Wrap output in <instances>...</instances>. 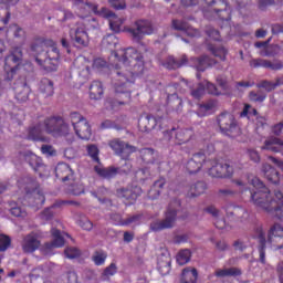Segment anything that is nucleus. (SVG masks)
Here are the masks:
<instances>
[{"mask_svg": "<svg viewBox=\"0 0 283 283\" xmlns=\"http://www.w3.org/2000/svg\"><path fill=\"white\" fill-rule=\"evenodd\" d=\"M177 213L176 210H168L164 220L153 221L150 229L153 231H163L165 229H171L176 224Z\"/></svg>", "mask_w": 283, "mask_h": 283, "instance_id": "13", "label": "nucleus"}, {"mask_svg": "<svg viewBox=\"0 0 283 283\" xmlns=\"http://www.w3.org/2000/svg\"><path fill=\"white\" fill-rule=\"evenodd\" d=\"M261 149L280 154L283 151V142L280 138L271 137L264 142V146Z\"/></svg>", "mask_w": 283, "mask_h": 283, "instance_id": "27", "label": "nucleus"}, {"mask_svg": "<svg viewBox=\"0 0 283 283\" xmlns=\"http://www.w3.org/2000/svg\"><path fill=\"white\" fill-rule=\"evenodd\" d=\"M206 211L213 218L214 227L217 229H227V221L218 208L214 206H209Z\"/></svg>", "mask_w": 283, "mask_h": 283, "instance_id": "22", "label": "nucleus"}, {"mask_svg": "<svg viewBox=\"0 0 283 283\" xmlns=\"http://www.w3.org/2000/svg\"><path fill=\"white\" fill-rule=\"evenodd\" d=\"M193 66L198 72H205L208 67H211L212 65H216V61L209 59V56L203 55L199 59H192Z\"/></svg>", "mask_w": 283, "mask_h": 283, "instance_id": "30", "label": "nucleus"}, {"mask_svg": "<svg viewBox=\"0 0 283 283\" xmlns=\"http://www.w3.org/2000/svg\"><path fill=\"white\" fill-rule=\"evenodd\" d=\"M67 193L71 196H83L85 193V186L81 181L71 184L67 188Z\"/></svg>", "mask_w": 283, "mask_h": 283, "instance_id": "44", "label": "nucleus"}, {"mask_svg": "<svg viewBox=\"0 0 283 283\" xmlns=\"http://www.w3.org/2000/svg\"><path fill=\"white\" fill-rule=\"evenodd\" d=\"M212 54L214 56H218L221 61H224V59H227V49L226 48L212 49Z\"/></svg>", "mask_w": 283, "mask_h": 283, "instance_id": "55", "label": "nucleus"}, {"mask_svg": "<svg viewBox=\"0 0 283 283\" xmlns=\"http://www.w3.org/2000/svg\"><path fill=\"white\" fill-rule=\"evenodd\" d=\"M166 182L167 181L165 180V178H160L154 182L153 188L148 192V197L150 198V200H156V198L160 196V191H163Z\"/></svg>", "mask_w": 283, "mask_h": 283, "instance_id": "40", "label": "nucleus"}, {"mask_svg": "<svg viewBox=\"0 0 283 283\" xmlns=\"http://www.w3.org/2000/svg\"><path fill=\"white\" fill-rule=\"evenodd\" d=\"M88 94L92 101H101V98H103V94H105L103 82L93 81L88 87Z\"/></svg>", "mask_w": 283, "mask_h": 283, "instance_id": "25", "label": "nucleus"}, {"mask_svg": "<svg viewBox=\"0 0 283 283\" xmlns=\"http://www.w3.org/2000/svg\"><path fill=\"white\" fill-rule=\"evenodd\" d=\"M254 48H263V50L260 51L261 56H275V54L280 52L279 45L269 46V42H256Z\"/></svg>", "mask_w": 283, "mask_h": 283, "instance_id": "32", "label": "nucleus"}, {"mask_svg": "<svg viewBox=\"0 0 283 283\" xmlns=\"http://www.w3.org/2000/svg\"><path fill=\"white\" fill-rule=\"evenodd\" d=\"M111 149L117 154V156H120L124 160H127L129 158V154H134L136 151V147L125 144V142L120 139H113L108 143Z\"/></svg>", "mask_w": 283, "mask_h": 283, "instance_id": "11", "label": "nucleus"}, {"mask_svg": "<svg viewBox=\"0 0 283 283\" xmlns=\"http://www.w3.org/2000/svg\"><path fill=\"white\" fill-rule=\"evenodd\" d=\"M107 260V252L99 250L95 251L92 255V262H94L95 266H103Z\"/></svg>", "mask_w": 283, "mask_h": 283, "instance_id": "45", "label": "nucleus"}, {"mask_svg": "<svg viewBox=\"0 0 283 283\" xmlns=\"http://www.w3.org/2000/svg\"><path fill=\"white\" fill-rule=\"evenodd\" d=\"M31 50L36 55L35 62L38 65L43 67V70H46V72H54V70L59 67V59H61V54L53 41L33 44Z\"/></svg>", "mask_w": 283, "mask_h": 283, "instance_id": "4", "label": "nucleus"}, {"mask_svg": "<svg viewBox=\"0 0 283 283\" xmlns=\"http://www.w3.org/2000/svg\"><path fill=\"white\" fill-rule=\"evenodd\" d=\"M250 185L253 187L250 190V198L252 205L271 216L272 218H277V220L283 221V193L277 190L271 192L264 182L258 177H252L249 180Z\"/></svg>", "mask_w": 283, "mask_h": 283, "instance_id": "2", "label": "nucleus"}, {"mask_svg": "<svg viewBox=\"0 0 283 283\" xmlns=\"http://www.w3.org/2000/svg\"><path fill=\"white\" fill-rule=\"evenodd\" d=\"M143 217L140 214H135L133 217L127 218L123 224H140V219Z\"/></svg>", "mask_w": 283, "mask_h": 283, "instance_id": "59", "label": "nucleus"}, {"mask_svg": "<svg viewBox=\"0 0 283 283\" xmlns=\"http://www.w3.org/2000/svg\"><path fill=\"white\" fill-rule=\"evenodd\" d=\"M251 67H268L270 70H282V62H271L266 60H252L250 62Z\"/></svg>", "mask_w": 283, "mask_h": 283, "instance_id": "31", "label": "nucleus"}, {"mask_svg": "<svg viewBox=\"0 0 283 283\" xmlns=\"http://www.w3.org/2000/svg\"><path fill=\"white\" fill-rule=\"evenodd\" d=\"M157 269L161 275H169L171 271V256L169 254H161L157 261Z\"/></svg>", "mask_w": 283, "mask_h": 283, "instance_id": "28", "label": "nucleus"}, {"mask_svg": "<svg viewBox=\"0 0 283 283\" xmlns=\"http://www.w3.org/2000/svg\"><path fill=\"white\" fill-rule=\"evenodd\" d=\"M9 32L13 34V38L17 39L21 45L25 43V30H23V28L13 24L10 27Z\"/></svg>", "mask_w": 283, "mask_h": 283, "instance_id": "42", "label": "nucleus"}, {"mask_svg": "<svg viewBox=\"0 0 283 283\" xmlns=\"http://www.w3.org/2000/svg\"><path fill=\"white\" fill-rule=\"evenodd\" d=\"M108 3L114 10H125L127 8V2L125 0H108Z\"/></svg>", "mask_w": 283, "mask_h": 283, "instance_id": "52", "label": "nucleus"}, {"mask_svg": "<svg viewBox=\"0 0 283 283\" xmlns=\"http://www.w3.org/2000/svg\"><path fill=\"white\" fill-rule=\"evenodd\" d=\"M241 272L240 270L235 268H230V269H223V270H217L216 275L217 277H229L231 275H240Z\"/></svg>", "mask_w": 283, "mask_h": 283, "instance_id": "48", "label": "nucleus"}, {"mask_svg": "<svg viewBox=\"0 0 283 283\" xmlns=\"http://www.w3.org/2000/svg\"><path fill=\"white\" fill-rule=\"evenodd\" d=\"M73 39L77 48H87V45H90V35H87V31L83 28H77L75 30Z\"/></svg>", "mask_w": 283, "mask_h": 283, "instance_id": "29", "label": "nucleus"}, {"mask_svg": "<svg viewBox=\"0 0 283 283\" xmlns=\"http://www.w3.org/2000/svg\"><path fill=\"white\" fill-rule=\"evenodd\" d=\"M262 172L269 182H272V185H280L282 177H280V172H277L271 165L263 164Z\"/></svg>", "mask_w": 283, "mask_h": 283, "instance_id": "24", "label": "nucleus"}, {"mask_svg": "<svg viewBox=\"0 0 283 283\" xmlns=\"http://www.w3.org/2000/svg\"><path fill=\"white\" fill-rule=\"evenodd\" d=\"M266 244L272 251L283 249V227L281 224L276 223L270 228Z\"/></svg>", "mask_w": 283, "mask_h": 283, "instance_id": "9", "label": "nucleus"}, {"mask_svg": "<svg viewBox=\"0 0 283 283\" xmlns=\"http://www.w3.org/2000/svg\"><path fill=\"white\" fill-rule=\"evenodd\" d=\"M218 125L222 134L230 136V138H238L240 136V127L235 123V117L231 113H223L218 117Z\"/></svg>", "mask_w": 283, "mask_h": 283, "instance_id": "7", "label": "nucleus"}, {"mask_svg": "<svg viewBox=\"0 0 283 283\" xmlns=\"http://www.w3.org/2000/svg\"><path fill=\"white\" fill-rule=\"evenodd\" d=\"M17 101L25 103L30 97V86L25 82H17L13 86Z\"/></svg>", "mask_w": 283, "mask_h": 283, "instance_id": "21", "label": "nucleus"}, {"mask_svg": "<svg viewBox=\"0 0 283 283\" xmlns=\"http://www.w3.org/2000/svg\"><path fill=\"white\" fill-rule=\"evenodd\" d=\"M53 217H54V207L48 208L41 213L42 220H52Z\"/></svg>", "mask_w": 283, "mask_h": 283, "instance_id": "58", "label": "nucleus"}, {"mask_svg": "<svg viewBox=\"0 0 283 283\" xmlns=\"http://www.w3.org/2000/svg\"><path fill=\"white\" fill-rule=\"evenodd\" d=\"M163 65L167 70H178V67L187 65V56H182L181 61L174 59V56H168L167 60L163 63Z\"/></svg>", "mask_w": 283, "mask_h": 283, "instance_id": "37", "label": "nucleus"}, {"mask_svg": "<svg viewBox=\"0 0 283 283\" xmlns=\"http://www.w3.org/2000/svg\"><path fill=\"white\" fill-rule=\"evenodd\" d=\"M205 160H207L205 154H195L192 158L186 163V171H188L189 174H198V171L202 169Z\"/></svg>", "mask_w": 283, "mask_h": 283, "instance_id": "15", "label": "nucleus"}, {"mask_svg": "<svg viewBox=\"0 0 283 283\" xmlns=\"http://www.w3.org/2000/svg\"><path fill=\"white\" fill-rule=\"evenodd\" d=\"M205 191H207V184L199 181L189 187L188 196L190 198H197V196H202Z\"/></svg>", "mask_w": 283, "mask_h": 283, "instance_id": "39", "label": "nucleus"}, {"mask_svg": "<svg viewBox=\"0 0 283 283\" xmlns=\"http://www.w3.org/2000/svg\"><path fill=\"white\" fill-rule=\"evenodd\" d=\"M158 123L159 119H156V117L151 115H145L139 118V127L144 126L145 132H150V129H154Z\"/></svg>", "mask_w": 283, "mask_h": 283, "instance_id": "36", "label": "nucleus"}, {"mask_svg": "<svg viewBox=\"0 0 283 283\" xmlns=\"http://www.w3.org/2000/svg\"><path fill=\"white\" fill-rule=\"evenodd\" d=\"M76 6H80V17L84 19V17H88L91 12L94 14H98V17H103L101 10H98V4H93L91 2L82 3L81 0H75Z\"/></svg>", "mask_w": 283, "mask_h": 283, "instance_id": "23", "label": "nucleus"}, {"mask_svg": "<svg viewBox=\"0 0 283 283\" xmlns=\"http://www.w3.org/2000/svg\"><path fill=\"white\" fill-rule=\"evenodd\" d=\"M193 136V130L189 128H179L176 132V142L177 145H185L189 143Z\"/></svg>", "mask_w": 283, "mask_h": 283, "instance_id": "33", "label": "nucleus"}, {"mask_svg": "<svg viewBox=\"0 0 283 283\" xmlns=\"http://www.w3.org/2000/svg\"><path fill=\"white\" fill-rule=\"evenodd\" d=\"M55 176L62 182H67V180H72L74 178V170L70 167V165L65 163H61L55 168Z\"/></svg>", "mask_w": 283, "mask_h": 283, "instance_id": "19", "label": "nucleus"}, {"mask_svg": "<svg viewBox=\"0 0 283 283\" xmlns=\"http://www.w3.org/2000/svg\"><path fill=\"white\" fill-rule=\"evenodd\" d=\"M75 65L76 67H81V63H84V67L86 70V74H90V61H86L85 56H78L76 60H75Z\"/></svg>", "mask_w": 283, "mask_h": 283, "instance_id": "56", "label": "nucleus"}, {"mask_svg": "<svg viewBox=\"0 0 283 283\" xmlns=\"http://www.w3.org/2000/svg\"><path fill=\"white\" fill-rule=\"evenodd\" d=\"M70 132V126L63 120L62 117L53 116L35 124L29 128V140H35L38 143H48L50 138L45 134L51 136H66Z\"/></svg>", "mask_w": 283, "mask_h": 283, "instance_id": "3", "label": "nucleus"}, {"mask_svg": "<svg viewBox=\"0 0 283 283\" xmlns=\"http://www.w3.org/2000/svg\"><path fill=\"white\" fill-rule=\"evenodd\" d=\"M11 244L10 237L6 234H0V251H8Z\"/></svg>", "mask_w": 283, "mask_h": 283, "instance_id": "54", "label": "nucleus"}, {"mask_svg": "<svg viewBox=\"0 0 283 283\" xmlns=\"http://www.w3.org/2000/svg\"><path fill=\"white\" fill-rule=\"evenodd\" d=\"M41 151L45 156H56V150H54V147H52L51 145H43L41 147Z\"/></svg>", "mask_w": 283, "mask_h": 283, "instance_id": "57", "label": "nucleus"}, {"mask_svg": "<svg viewBox=\"0 0 283 283\" xmlns=\"http://www.w3.org/2000/svg\"><path fill=\"white\" fill-rule=\"evenodd\" d=\"M65 283H78V277L76 276V274L74 272H69L65 276H64Z\"/></svg>", "mask_w": 283, "mask_h": 283, "instance_id": "64", "label": "nucleus"}, {"mask_svg": "<svg viewBox=\"0 0 283 283\" xmlns=\"http://www.w3.org/2000/svg\"><path fill=\"white\" fill-rule=\"evenodd\" d=\"M196 282H198V271L193 268L185 269L181 274V283H196Z\"/></svg>", "mask_w": 283, "mask_h": 283, "instance_id": "38", "label": "nucleus"}, {"mask_svg": "<svg viewBox=\"0 0 283 283\" xmlns=\"http://www.w3.org/2000/svg\"><path fill=\"white\" fill-rule=\"evenodd\" d=\"M27 163H29L30 167L34 169V171H39L41 167H43V161L41 160V157L36 156L35 154H29L25 156Z\"/></svg>", "mask_w": 283, "mask_h": 283, "instance_id": "43", "label": "nucleus"}, {"mask_svg": "<svg viewBox=\"0 0 283 283\" xmlns=\"http://www.w3.org/2000/svg\"><path fill=\"white\" fill-rule=\"evenodd\" d=\"M51 233L53 241L46 244L49 249H61V247L65 245V238H70L67 233L61 232L54 228L51 230Z\"/></svg>", "mask_w": 283, "mask_h": 283, "instance_id": "20", "label": "nucleus"}, {"mask_svg": "<svg viewBox=\"0 0 283 283\" xmlns=\"http://www.w3.org/2000/svg\"><path fill=\"white\" fill-rule=\"evenodd\" d=\"M211 165L208 174L212 178H229L230 176H233V166L229 164H220L218 161H212Z\"/></svg>", "mask_w": 283, "mask_h": 283, "instance_id": "10", "label": "nucleus"}, {"mask_svg": "<svg viewBox=\"0 0 283 283\" xmlns=\"http://www.w3.org/2000/svg\"><path fill=\"white\" fill-rule=\"evenodd\" d=\"M94 170L96 171L97 175L101 176V178H115L117 174L120 172L118 168L109 167V168H104L101 165H97L94 167Z\"/></svg>", "mask_w": 283, "mask_h": 283, "instance_id": "34", "label": "nucleus"}, {"mask_svg": "<svg viewBox=\"0 0 283 283\" xmlns=\"http://www.w3.org/2000/svg\"><path fill=\"white\" fill-rule=\"evenodd\" d=\"M64 255L69 260H75V258H80L81 256V250H78L76 248H66L65 251H64Z\"/></svg>", "mask_w": 283, "mask_h": 283, "instance_id": "51", "label": "nucleus"}, {"mask_svg": "<svg viewBox=\"0 0 283 283\" xmlns=\"http://www.w3.org/2000/svg\"><path fill=\"white\" fill-rule=\"evenodd\" d=\"M227 217L232 218L237 222H247L249 220V211L240 206H233L226 210Z\"/></svg>", "mask_w": 283, "mask_h": 283, "instance_id": "16", "label": "nucleus"}, {"mask_svg": "<svg viewBox=\"0 0 283 283\" xmlns=\"http://www.w3.org/2000/svg\"><path fill=\"white\" fill-rule=\"evenodd\" d=\"M191 260V251L189 250H181L177 254V263L180 266H184V264H187Z\"/></svg>", "mask_w": 283, "mask_h": 283, "instance_id": "47", "label": "nucleus"}, {"mask_svg": "<svg viewBox=\"0 0 283 283\" xmlns=\"http://www.w3.org/2000/svg\"><path fill=\"white\" fill-rule=\"evenodd\" d=\"M102 45L108 50H114V48L118 45V38H116L114 34H108L103 39Z\"/></svg>", "mask_w": 283, "mask_h": 283, "instance_id": "46", "label": "nucleus"}, {"mask_svg": "<svg viewBox=\"0 0 283 283\" xmlns=\"http://www.w3.org/2000/svg\"><path fill=\"white\" fill-rule=\"evenodd\" d=\"M39 247H41L39 234L31 232L24 237L22 241V251H24V253H34Z\"/></svg>", "mask_w": 283, "mask_h": 283, "instance_id": "14", "label": "nucleus"}, {"mask_svg": "<svg viewBox=\"0 0 283 283\" xmlns=\"http://www.w3.org/2000/svg\"><path fill=\"white\" fill-rule=\"evenodd\" d=\"M218 109L217 101H208L205 104L199 105L198 116H209V114H213Z\"/></svg>", "mask_w": 283, "mask_h": 283, "instance_id": "35", "label": "nucleus"}, {"mask_svg": "<svg viewBox=\"0 0 283 283\" xmlns=\"http://www.w3.org/2000/svg\"><path fill=\"white\" fill-rule=\"evenodd\" d=\"M118 198H123L126 205H134L140 196V188L135 187L133 189H119L117 190Z\"/></svg>", "mask_w": 283, "mask_h": 283, "instance_id": "18", "label": "nucleus"}, {"mask_svg": "<svg viewBox=\"0 0 283 283\" xmlns=\"http://www.w3.org/2000/svg\"><path fill=\"white\" fill-rule=\"evenodd\" d=\"M126 32L129 34L132 41L135 43H140L145 36H150V34H154V32H156V28L151 21L139 19L136 20L132 27L127 28Z\"/></svg>", "mask_w": 283, "mask_h": 283, "instance_id": "5", "label": "nucleus"}, {"mask_svg": "<svg viewBox=\"0 0 283 283\" xmlns=\"http://www.w3.org/2000/svg\"><path fill=\"white\" fill-rule=\"evenodd\" d=\"M40 92L43 96H52L54 94V83L49 78H43L40 82Z\"/></svg>", "mask_w": 283, "mask_h": 283, "instance_id": "41", "label": "nucleus"}, {"mask_svg": "<svg viewBox=\"0 0 283 283\" xmlns=\"http://www.w3.org/2000/svg\"><path fill=\"white\" fill-rule=\"evenodd\" d=\"M101 14L104 19H108L109 28L113 32H123V23H125V19L118 18L114 11L105 7L101 9Z\"/></svg>", "mask_w": 283, "mask_h": 283, "instance_id": "12", "label": "nucleus"}, {"mask_svg": "<svg viewBox=\"0 0 283 283\" xmlns=\"http://www.w3.org/2000/svg\"><path fill=\"white\" fill-rule=\"evenodd\" d=\"M87 153H88V156H91V158L95 163H99L101 161V159L98 158V147H96V145H88L87 146Z\"/></svg>", "mask_w": 283, "mask_h": 283, "instance_id": "53", "label": "nucleus"}, {"mask_svg": "<svg viewBox=\"0 0 283 283\" xmlns=\"http://www.w3.org/2000/svg\"><path fill=\"white\" fill-rule=\"evenodd\" d=\"M172 28L174 30H179L181 32H185L188 36H200V31H198L192 27H189L187 22L172 20Z\"/></svg>", "mask_w": 283, "mask_h": 283, "instance_id": "26", "label": "nucleus"}, {"mask_svg": "<svg viewBox=\"0 0 283 283\" xmlns=\"http://www.w3.org/2000/svg\"><path fill=\"white\" fill-rule=\"evenodd\" d=\"M94 70H101L102 67H107V62L101 57L95 59L93 62Z\"/></svg>", "mask_w": 283, "mask_h": 283, "instance_id": "63", "label": "nucleus"}, {"mask_svg": "<svg viewBox=\"0 0 283 283\" xmlns=\"http://www.w3.org/2000/svg\"><path fill=\"white\" fill-rule=\"evenodd\" d=\"M113 64L112 78L113 86L117 94H124L129 101L132 93L125 90L129 83H134V80L139 74L145 72V60L143 53L134 48L122 49L112 53Z\"/></svg>", "mask_w": 283, "mask_h": 283, "instance_id": "1", "label": "nucleus"}, {"mask_svg": "<svg viewBox=\"0 0 283 283\" xmlns=\"http://www.w3.org/2000/svg\"><path fill=\"white\" fill-rule=\"evenodd\" d=\"M76 223L78 227L84 229V231H92V229H94V223H92V221H90V219L85 216H80Z\"/></svg>", "mask_w": 283, "mask_h": 283, "instance_id": "49", "label": "nucleus"}, {"mask_svg": "<svg viewBox=\"0 0 283 283\" xmlns=\"http://www.w3.org/2000/svg\"><path fill=\"white\" fill-rule=\"evenodd\" d=\"M205 90H207L208 94H212L213 96H220V91H218L216 84L207 81L199 84V87L196 91L191 92V96H193V98H200V96L205 94Z\"/></svg>", "mask_w": 283, "mask_h": 283, "instance_id": "17", "label": "nucleus"}, {"mask_svg": "<svg viewBox=\"0 0 283 283\" xmlns=\"http://www.w3.org/2000/svg\"><path fill=\"white\" fill-rule=\"evenodd\" d=\"M118 272V268L115 265V263H111L109 266H107L103 274H102V280H109V277L116 275Z\"/></svg>", "mask_w": 283, "mask_h": 283, "instance_id": "50", "label": "nucleus"}, {"mask_svg": "<svg viewBox=\"0 0 283 283\" xmlns=\"http://www.w3.org/2000/svg\"><path fill=\"white\" fill-rule=\"evenodd\" d=\"M248 156L252 163H260V153L255 149H248Z\"/></svg>", "mask_w": 283, "mask_h": 283, "instance_id": "61", "label": "nucleus"}, {"mask_svg": "<svg viewBox=\"0 0 283 283\" xmlns=\"http://www.w3.org/2000/svg\"><path fill=\"white\" fill-rule=\"evenodd\" d=\"M71 120L78 138L82 140H90V137L92 136V128L90 127L87 119L78 113H72Z\"/></svg>", "mask_w": 283, "mask_h": 283, "instance_id": "8", "label": "nucleus"}, {"mask_svg": "<svg viewBox=\"0 0 283 283\" xmlns=\"http://www.w3.org/2000/svg\"><path fill=\"white\" fill-rule=\"evenodd\" d=\"M265 98H266V95L258 94L255 92L250 93V101H253L254 103H263Z\"/></svg>", "mask_w": 283, "mask_h": 283, "instance_id": "60", "label": "nucleus"}, {"mask_svg": "<svg viewBox=\"0 0 283 283\" xmlns=\"http://www.w3.org/2000/svg\"><path fill=\"white\" fill-rule=\"evenodd\" d=\"M207 34L213 41H220V32L213 28L207 30Z\"/></svg>", "mask_w": 283, "mask_h": 283, "instance_id": "62", "label": "nucleus"}, {"mask_svg": "<svg viewBox=\"0 0 283 283\" xmlns=\"http://www.w3.org/2000/svg\"><path fill=\"white\" fill-rule=\"evenodd\" d=\"M21 63H23V51H21V48H14L4 59L6 81H12L14 78V74H17V70H19Z\"/></svg>", "mask_w": 283, "mask_h": 283, "instance_id": "6", "label": "nucleus"}]
</instances>
